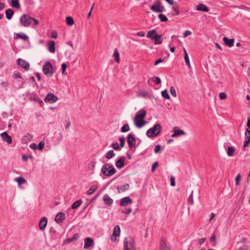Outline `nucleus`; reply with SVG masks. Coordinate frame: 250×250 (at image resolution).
I'll list each match as a JSON object with an SVG mask.
<instances>
[{
  "label": "nucleus",
  "instance_id": "obj_1",
  "mask_svg": "<svg viewBox=\"0 0 250 250\" xmlns=\"http://www.w3.org/2000/svg\"><path fill=\"white\" fill-rule=\"evenodd\" d=\"M146 114L145 110L141 109L138 111L134 118V124L138 128H141L145 125L146 121L144 120Z\"/></svg>",
  "mask_w": 250,
  "mask_h": 250
},
{
  "label": "nucleus",
  "instance_id": "obj_2",
  "mask_svg": "<svg viewBox=\"0 0 250 250\" xmlns=\"http://www.w3.org/2000/svg\"><path fill=\"white\" fill-rule=\"evenodd\" d=\"M116 172V169L110 164L107 163L103 166L101 173L105 176L111 177Z\"/></svg>",
  "mask_w": 250,
  "mask_h": 250
},
{
  "label": "nucleus",
  "instance_id": "obj_3",
  "mask_svg": "<svg viewBox=\"0 0 250 250\" xmlns=\"http://www.w3.org/2000/svg\"><path fill=\"white\" fill-rule=\"evenodd\" d=\"M162 129V127L160 124H155L152 128H149L146 131V134L149 138H152L158 136Z\"/></svg>",
  "mask_w": 250,
  "mask_h": 250
},
{
  "label": "nucleus",
  "instance_id": "obj_4",
  "mask_svg": "<svg viewBox=\"0 0 250 250\" xmlns=\"http://www.w3.org/2000/svg\"><path fill=\"white\" fill-rule=\"evenodd\" d=\"M135 243L131 237H126L124 240V250H135Z\"/></svg>",
  "mask_w": 250,
  "mask_h": 250
},
{
  "label": "nucleus",
  "instance_id": "obj_5",
  "mask_svg": "<svg viewBox=\"0 0 250 250\" xmlns=\"http://www.w3.org/2000/svg\"><path fill=\"white\" fill-rule=\"evenodd\" d=\"M42 71L44 75L48 77H52L55 72L53 66L49 62H47L44 63L42 67Z\"/></svg>",
  "mask_w": 250,
  "mask_h": 250
},
{
  "label": "nucleus",
  "instance_id": "obj_6",
  "mask_svg": "<svg viewBox=\"0 0 250 250\" xmlns=\"http://www.w3.org/2000/svg\"><path fill=\"white\" fill-rule=\"evenodd\" d=\"M150 10L156 13H162L165 11V7L162 5L161 2L157 0L151 6Z\"/></svg>",
  "mask_w": 250,
  "mask_h": 250
},
{
  "label": "nucleus",
  "instance_id": "obj_7",
  "mask_svg": "<svg viewBox=\"0 0 250 250\" xmlns=\"http://www.w3.org/2000/svg\"><path fill=\"white\" fill-rule=\"evenodd\" d=\"M127 142L128 147L130 149L132 150L136 146V139L134 137L132 133H129L127 136Z\"/></svg>",
  "mask_w": 250,
  "mask_h": 250
},
{
  "label": "nucleus",
  "instance_id": "obj_8",
  "mask_svg": "<svg viewBox=\"0 0 250 250\" xmlns=\"http://www.w3.org/2000/svg\"><path fill=\"white\" fill-rule=\"evenodd\" d=\"M20 20L22 25L27 27L31 24L32 17L28 15L24 14L21 17Z\"/></svg>",
  "mask_w": 250,
  "mask_h": 250
},
{
  "label": "nucleus",
  "instance_id": "obj_9",
  "mask_svg": "<svg viewBox=\"0 0 250 250\" xmlns=\"http://www.w3.org/2000/svg\"><path fill=\"white\" fill-rule=\"evenodd\" d=\"M121 232V229L119 225H116L114 227L113 232L110 236V239L112 242H115L117 237L119 236Z\"/></svg>",
  "mask_w": 250,
  "mask_h": 250
},
{
  "label": "nucleus",
  "instance_id": "obj_10",
  "mask_svg": "<svg viewBox=\"0 0 250 250\" xmlns=\"http://www.w3.org/2000/svg\"><path fill=\"white\" fill-rule=\"evenodd\" d=\"M58 98L52 93H49L44 99V101L46 103L50 104L54 103L57 101Z\"/></svg>",
  "mask_w": 250,
  "mask_h": 250
},
{
  "label": "nucleus",
  "instance_id": "obj_11",
  "mask_svg": "<svg viewBox=\"0 0 250 250\" xmlns=\"http://www.w3.org/2000/svg\"><path fill=\"white\" fill-rule=\"evenodd\" d=\"M17 62L19 65L25 69L26 71L30 69V64L25 60L19 58Z\"/></svg>",
  "mask_w": 250,
  "mask_h": 250
},
{
  "label": "nucleus",
  "instance_id": "obj_12",
  "mask_svg": "<svg viewBox=\"0 0 250 250\" xmlns=\"http://www.w3.org/2000/svg\"><path fill=\"white\" fill-rule=\"evenodd\" d=\"M185 134L186 133L183 130L179 129L177 126H175L173 128V133L171 135V137L173 138L177 137Z\"/></svg>",
  "mask_w": 250,
  "mask_h": 250
},
{
  "label": "nucleus",
  "instance_id": "obj_13",
  "mask_svg": "<svg viewBox=\"0 0 250 250\" xmlns=\"http://www.w3.org/2000/svg\"><path fill=\"white\" fill-rule=\"evenodd\" d=\"M132 203V199L129 197H125L122 198L120 202V205L122 207H125L127 205Z\"/></svg>",
  "mask_w": 250,
  "mask_h": 250
},
{
  "label": "nucleus",
  "instance_id": "obj_14",
  "mask_svg": "<svg viewBox=\"0 0 250 250\" xmlns=\"http://www.w3.org/2000/svg\"><path fill=\"white\" fill-rule=\"evenodd\" d=\"M65 219V214L63 212H60L56 215L55 220L58 224H61L63 222Z\"/></svg>",
  "mask_w": 250,
  "mask_h": 250
},
{
  "label": "nucleus",
  "instance_id": "obj_15",
  "mask_svg": "<svg viewBox=\"0 0 250 250\" xmlns=\"http://www.w3.org/2000/svg\"><path fill=\"white\" fill-rule=\"evenodd\" d=\"M2 140L8 144H11L12 143L11 137L8 135L6 132H3L0 134Z\"/></svg>",
  "mask_w": 250,
  "mask_h": 250
},
{
  "label": "nucleus",
  "instance_id": "obj_16",
  "mask_svg": "<svg viewBox=\"0 0 250 250\" xmlns=\"http://www.w3.org/2000/svg\"><path fill=\"white\" fill-rule=\"evenodd\" d=\"M125 157L124 156L120 157V158L115 162L116 167L119 169L123 168L125 166Z\"/></svg>",
  "mask_w": 250,
  "mask_h": 250
},
{
  "label": "nucleus",
  "instance_id": "obj_17",
  "mask_svg": "<svg viewBox=\"0 0 250 250\" xmlns=\"http://www.w3.org/2000/svg\"><path fill=\"white\" fill-rule=\"evenodd\" d=\"M84 249H87L91 246H92L94 245L93 240L90 237H86L84 239Z\"/></svg>",
  "mask_w": 250,
  "mask_h": 250
},
{
  "label": "nucleus",
  "instance_id": "obj_18",
  "mask_svg": "<svg viewBox=\"0 0 250 250\" xmlns=\"http://www.w3.org/2000/svg\"><path fill=\"white\" fill-rule=\"evenodd\" d=\"M159 250H170V249L167 246L164 238L160 239L159 242Z\"/></svg>",
  "mask_w": 250,
  "mask_h": 250
},
{
  "label": "nucleus",
  "instance_id": "obj_19",
  "mask_svg": "<svg viewBox=\"0 0 250 250\" xmlns=\"http://www.w3.org/2000/svg\"><path fill=\"white\" fill-rule=\"evenodd\" d=\"M47 224V219L45 217H42L39 222V228L41 230L45 229Z\"/></svg>",
  "mask_w": 250,
  "mask_h": 250
},
{
  "label": "nucleus",
  "instance_id": "obj_20",
  "mask_svg": "<svg viewBox=\"0 0 250 250\" xmlns=\"http://www.w3.org/2000/svg\"><path fill=\"white\" fill-rule=\"evenodd\" d=\"M103 201L104 203L108 207L111 206L113 202V200L107 194L104 196Z\"/></svg>",
  "mask_w": 250,
  "mask_h": 250
},
{
  "label": "nucleus",
  "instance_id": "obj_21",
  "mask_svg": "<svg viewBox=\"0 0 250 250\" xmlns=\"http://www.w3.org/2000/svg\"><path fill=\"white\" fill-rule=\"evenodd\" d=\"M223 41L224 42L225 45L228 46L229 47H231L234 45V39H228L227 37H224L223 38Z\"/></svg>",
  "mask_w": 250,
  "mask_h": 250
},
{
  "label": "nucleus",
  "instance_id": "obj_22",
  "mask_svg": "<svg viewBox=\"0 0 250 250\" xmlns=\"http://www.w3.org/2000/svg\"><path fill=\"white\" fill-rule=\"evenodd\" d=\"M47 48L51 53H54L56 50L55 42L54 41H49L47 43Z\"/></svg>",
  "mask_w": 250,
  "mask_h": 250
},
{
  "label": "nucleus",
  "instance_id": "obj_23",
  "mask_svg": "<svg viewBox=\"0 0 250 250\" xmlns=\"http://www.w3.org/2000/svg\"><path fill=\"white\" fill-rule=\"evenodd\" d=\"M80 237V235L78 233H76L74 235V236L71 238H68L65 239L63 241V243H69L73 241H77L79 239Z\"/></svg>",
  "mask_w": 250,
  "mask_h": 250
},
{
  "label": "nucleus",
  "instance_id": "obj_24",
  "mask_svg": "<svg viewBox=\"0 0 250 250\" xmlns=\"http://www.w3.org/2000/svg\"><path fill=\"white\" fill-rule=\"evenodd\" d=\"M196 10L205 12H208L209 10L208 7L203 3H199L198 5H197L196 7Z\"/></svg>",
  "mask_w": 250,
  "mask_h": 250
},
{
  "label": "nucleus",
  "instance_id": "obj_25",
  "mask_svg": "<svg viewBox=\"0 0 250 250\" xmlns=\"http://www.w3.org/2000/svg\"><path fill=\"white\" fill-rule=\"evenodd\" d=\"M129 185L128 184H125L123 185L119 186L117 188V189L118 192H124L129 188Z\"/></svg>",
  "mask_w": 250,
  "mask_h": 250
},
{
  "label": "nucleus",
  "instance_id": "obj_26",
  "mask_svg": "<svg viewBox=\"0 0 250 250\" xmlns=\"http://www.w3.org/2000/svg\"><path fill=\"white\" fill-rule=\"evenodd\" d=\"M162 35H158L157 34L155 37L153 36L152 38H151V40L154 41L155 44H161L163 42V40L162 39Z\"/></svg>",
  "mask_w": 250,
  "mask_h": 250
},
{
  "label": "nucleus",
  "instance_id": "obj_27",
  "mask_svg": "<svg viewBox=\"0 0 250 250\" xmlns=\"http://www.w3.org/2000/svg\"><path fill=\"white\" fill-rule=\"evenodd\" d=\"M14 14V10L12 9L9 8L5 11L6 18L8 20H11Z\"/></svg>",
  "mask_w": 250,
  "mask_h": 250
},
{
  "label": "nucleus",
  "instance_id": "obj_28",
  "mask_svg": "<svg viewBox=\"0 0 250 250\" xmlns=\"http://www.w3.org/2000/svg\"><path fill=\"white\" fill-rule=\"evenodd\" d=\"M10 6L15 8L19 9L21 7L19 0H11Z\"/></svg>",
  "mask_w": 250,
  "mask_h": 250
},
{
  "label": "nucleus",
  "instance_id": "obj_29",
  "mask_svg": "<svg viewBox=\"0 0 250 250\" xmlns=\"http://www.w3.org/2000/svg\"><path fill=\"white\" fill-rule=\"evenodd\" d=\"M157 34V31L155 29L149 31L146 34V37L151 39L153 36L155 37Z\"/></svg>",
  "mask_w": 250,
  "mask_h": 250
},
{
  "label": "nucleus",
  "instance_id": "obj_30",
  "mask_svg": "<svg viewBox=\"0 0 250 250\" xmlns=\"http://www.w3.org/2000/svg\"><path fill=\"white\" fill-rule=\"evenodd\" d=\"M113 57H114L115 61L117 63H119L120 61V54L117 48L114 50Z\"/></svg>",
  "mask_w": 250,
  "mask_h": 250
},
{
  "label": "nucleus",
  "instance_id": "obj_31",
  "mask_svg": "<svg viewBox=\"0 0 250 250\" xmlns=\"http://www.w3.org/2000/svg\"><path fill=\"white\" fill-rule=\"evenodd\" d=\"M17 39H21L24 41H27L28 39V37L27 35L24 33H17L16 37Z\"/></svg>",
  "mask_w": 250,
  "mask_h": 250
},
{
  "label": "nucleus",
  "instance_id": "obj_32",
  "mask_svg": "<svg viewBox=\"0 0 250 250\" xmlns=\"http://www.w3.org/2000/svg\"><path fill=\"white\" fill-rule=\"evenodd\" d=\"M82 204V200H78L75 201L71 206V208L72 209H76L78 207H79Z\"/></svg>",
  "mask_w": 250,
  "mask_h": 250
},
{
  "label": "nucleus",
  "instance_id": "obj_33",
  "mask_svg": "<svg viewBox=\"0 0 250 250\" xmlns=\"http://www.w3.org/2000/svg\"><path fill=\"white\" fill-rule=\"evenodd\" d=\"M184 59L185 61L186 64L188 66L189 68L190 67V64L189 62V59L188 57V55L186 51V50L184 49Z\"/></svg>",
  "mask_w": 250,
  "mask_h": 250
},
{
  "label": "nucleus",
  "instance_id": "obj_34",
  "mask_svg": "<svg viewBox=\"0 0 250 250\" xmlns=\"http://www.w3.org/2000/svg\"><path fill=\"white\" fill-rule=\"evenodd\" d=\"M172 9L174 12L171 13L172 16H178L180 15V12L179 11V6L178 5H174L172 7Z\"/></svg>",
  "mask_w": 250,
  "mask_h": 250
},
{
  "label": "nucleus",
  "instance_id": "obj_35",
  "mask_svg": "<svg viewBox=\"0 0 250 250\" xmlns=\"http://www.w3.org/2000/svg\"><path fill=\"white\" fill-rule=\"evenodd\" d=\"M235 148L233 146H228L227 150V154L229 156L231 157L233 156L235 151Z\"/></svg>",
  "mask_w": 250,
  "mask_h": 250
},
{
  "label": "nucleus",
  "instance_id": "obj_36",
  "mask_svg": "<svg viewBox=\"0 0 250 250\" xmlns=\"http://www.w3.org/2000/svg\"><path fill=\"white\" fill-rule=\"evenodd\" d=\"M66 22L67 25L72 26L74 24V21L72 17L67 16L66 17Z\"/></svg>",
  "mask_w": 250,
  "mask_h": 250
},
{
  "label": "nucleus",
  "instance_id": "obj_37",
  "mask_svg": "<svg viewBox=\"0 0 250 250\" xmlns=\"http://www.w3.org/2000/svg\"><path fill=\"white\" fill-rule=\"evenodd\" d=\"M15 180L18 183V184L19 186H20L23 184H24L26 182L25 179L21 177H17V178H15Z\"/></svg>",
  "mask_w": 250,
  "mask_h": 250
},
{
  "label": "nucleus",
  "instance_id": "obj_38",
  "mask_svg": "<svg viewBox=\"0 0 250 250\" xmlns=\"http://www.w3.org/2000/svg\"><path fill=\"white\" fill-rule=\"evenodd\" d=\"M97 188L98 187L96 185H93L91 186L87 191V194L89 195L92 194L97 190Z\"/></svg>",
  "mask_w": 250,
  "mask_h": 250
},
{
  "label": "nucleus",
  "instance_id": "obj_39",
  "mask_svg": "<svg viewBox=\"0 0 250 250\" xmlns=\"http://www.w3.org/2000/svg\"><path fill=\"white\" fill-rule=\"evenodd\" d=\"M32 99L34 101L38 102L41 106H42L44 105L43 101L39 98L37 95H34Z\"/></svg>",
  "mask_w": 250,
  "mask_h": 250
},
{
  "label": "nucleus",
  "instance_id": "obj_40",
  "mask_svg": "<svg viewBox=\"0 0 250 250\" xmlns=\"http://www.w3.org/2000/svg\"><path fill=\"white\" fill-rule=\"evenodd\" d=\"M115 154L114 153L113 150H110L108 151L106 154L105 155V157L108 159H110L113 157L115 156Z\"/></svg>",
  "mask_w": 250,
  "mask_h": 250
},
{
  "label": "nucleus",
  "instance_id": "obj_41",
  "mask_svg": "<svg viewBox=\"0 0 250 250\" xmlns=\"http://www.w3.org/2000/svg\"><path fill=\"white\" fill-rule=\"evenodd\" d=\"M250 143V136L245 135V141L244 143V147H247Z\"/></svg>",
  "mask_w": 250,
  "mask_h": 250
},
{
  "label": "nucleus",
  "instance_id": "obj_42",
  "mask_svg": "<svg viewBox=\"0 0 250 250\" xmlns=\"http://www.w3.org/2000/svg\"><path fill=\"white\" fill-rule=\"evenodd\" d=\"M130 130L129 126L128 124H125L121 129V131L122 132H126Z\"/></svg>",
  "mask_w": 250,
  "mask_h": 250
},
{
  "label": "nucleus",
  "instance_id": "obj_43",
  "mask_svg": "<svg viewBox=\"0 0 250 250\" xmlns=\"http://www.w3.org/2000/svg\"><path fill=\"white\" fill-rule=\"evenodd\" d=\"M210 241L213 242V246L216 247L217 245L216 237L215 234H213L210 238Z\"/></svg>",
  "mask_w": 250,
  "mask_h": 250
},
{
  "label": "nucleus",
  "instance_id": "obj_44",
  "mask_svg": "<svg viewBox=\"0 0 250 250\" xmlns=\"http://www.w3.org/2000/svg\"><path fill=\"white\" fill-rule=\"evenodd\" d=\"M161 94H162V97L164 99H170L169 95L167 89H165V90L162 91L161 92Z\"/></svg>",
  "mask_w": 250,
  "mask_h": 250
},
{
  "label": "nucleus",
  "instance_id": "obj_45",
  "mask_svg": "<svg viewBox=\"0 0 250 250\" xmlns=\"http://www.w3.org/2000/svg\"><path fill=\"white\" fill-rule=\"evenodd\" d=\"M158 18L162 22H167L168 21L167 17L164 14H160L158 15Z\"/></svg>",
  "mask_w": 250,
  "mask_h": 250
},
{
  "label": "nucleus",
  "instance_id": "obj_46",
  "mask_svg": "<svg viewBox=\"0 0 250 250\" xmlns=\"http://www.w3.org/2000/svg\"><path fill=\"white\" fill-rule=\"evenodd\" d=\"M111 146L115 150L119 151L121 150V147L119 146L118 143L117 142L112 144Z\"/></svg>",
  "mask_w": 250,
  "mask_h": 250
},
{
  "label": "nucleus",
  "instance_id": "obj_47",
  "mask_svg": "<svg viewBox=\"0 0 250 250\" xmlns=\"http://www.w3.org/2000/svg\"><path fill=\"white\" fill-rule=\"evenodd\" d=\"M95 164L96 162L94 161L91 162L88 165V168L89 170H94L95 167Z\"/></svg>",
  "mask_w": 250,
  "mask_h": 250
},
{
  "label": "nucleus",
  "instance_id": "obj_48",
  "mask_svg": "<svg viewBox=\"0 0 250 250\" xmlns=\"http://www.w3.org/2000/svg\"><path fill=\"white\" fill-rule=\"evenodd\" d=\"M193 191H192L190 196H189L188 199V203L189 205H192L193 204Z\"/></svg>",
  "mask_w": 250,
  "mask_h": 250
},
{
  "label": "nucleus",
  "instance_id": "obj_49",
  "mask_svg": "<svg viewBox=\"0 0 250 250\" xmlns=\"http://www.w3.org/2000/svg\"><path fill=\"white\" fill-rule=\"evenodd\" d=\"M151 80L157 84H159L161 83V80L158 77H153L151 78Z\"/></svg>",
  "mask_w": 250,
  "mask_h": 250
},
{
  "label": "nucleus",
  "instance_id": "obj_50",
  "mask_svg": "<svg viewBox=\"0 0 250 250\" xmlns=\"http://www.w3.org/2000/svg\"><path fill=\"white\" fill-rule=\"evenodd\" d=\"M44 145L45 143L44 141L40 142L38 145L37 146V148L40 150H42L44 148Z\"/></svg>",
  "mask_w": 250,
  "mask_h": 250
},
{
  "label": "nucleus",
  "instance_id": "obj_51",
  "mask_svg": "<svg viewBox=\"0 0 250 250\" xmlns=\"http://www.w3.org/2000/svg\"><path fill=\"white\" fill-rule=\"evenodd\" d=\"M139 95L140 96L146 98L149 96V93L145 90H142L140 91Z\"/></svg>",
  "mask_w": 250,
  "mask_h": 250
},
{
  "label": "nucleus",
  "instance_id": "obj_52",
  "mask_svg": "<svg viewBox=\"0 0 250 250\" xmlns=\"http://www.w3.org/2000/svg\"><path fill=\"white\" fill-rule=\"evenodd\" d=\"M241 178V174L238 173L235 178V185H239L240 184V181Z\"/></svg>",
  "mask_w": 250,
  "mask_h": 250
},
{
  "label": "nucleus",
  "instance_id": "obj_53",
  "mask_svg": "<svg viewBox=\"0 0 250 250\" xmlns=\"http://www.w3.org/2000/svg\"><path fill=\"white\" fill-rule=\"evenodd\" d=\"M158 165H159V163L158 162H155L152 164V167H151V171L152 172H154L155 171V170H156V168L158 166Z\"/></svg>",
  "mask_w": 250,
  "mask_h": 250
},
{
  "label": "nucleus",
  "instance_id": "obj_54",
  "mask_svg": "<svg viewBox=\"0 0 250 250\" xmlns=\"http://www.w3.org/2000/svg\"><path fill=\"white\" fill-rule=\"evenodd\" d=\"M170 94H171V95L174 97H176L177 95H176V90L175 89V88H174L173 86H171L170 88Z\"/></svg>",
  "mask_w": 250,
  "mask_h": 250
},
{
  "label": "nucleus",
  "instance_id": "obj_55",
  "mask_svg": "<svg viewBox=\"0 0 250 250\" xmlns=\"http://www.w3.org/2000/svg\"><path fill=\"white\" fill-rule=\"evenodd\" d=\"M119 140L120 142V147H123L125 144V139L124 137H120L119 138Z\"/></svg>",
  "mask_w": 250,
  "mask_h": 250
},
{
  "label": "nucleus",
  "instance_id": "obj_56",
  "mask_svg": "<svg viewBox=\"0 0 250 250\" xmlns=\"http://www.w3.org/2000/svg\"><path fill=\"white\" fill-rule=\"evenodd\" d=\"M161 148V146L160 145H157L155 146V148L154 149V151L155 153H159Z\"/></svg>",
  "mask_w": 250,
  "mask_h": 250
},
{
  "label": "nucleus",
  "instance_id": "obj_57",
  "mask_svg": "<svg viewBox=\"0 0 250 250\" xmlns=\"http://www.w3.org/2000/svg\"><path fill=\"white\" fill-rule=\"evenodd\" d=\"M132 211V209L131 208H126L125 210H123L122 211V213L126 214H130Z\"/></svg>",
  "mask_w": 250,
  "mask_h": 250
},
{
  "label": "nucleus",
  "instance_id": "obj_58",
  "mask_svg": "<svg viewBox=\"0 0 250 250\" xmlns=\"http://www.w3.org/2000/svg\"><path fill=\"white\" fill-rule=\"evenodd\" d=\"M219 98L221 99V100H224L225 99H226L227 98V95L224 92H221L219 94Z\"/></svg>",
  "mask_w": 250,
  "mask_h": 250
},
{
  "label": "nucleus",
  "instance_id": "obj_59",
  "mask_svg": "<svg viewBox=\"0 0 250 250\" xmlns=\"http://www.w3.org/2000/svg\"><path fill=\"white\" fill-rule=\"evenodd\" d=\"M66 67H67V64L65 63H63L62 64V74H63L64 73Z\"/></svg>",
  "mask_w": 250,
  "mask_h": 250
},
{
  "label": "nucleus",
  "instance_id": "obj_60",
  "mask_svg": "<svg viewBox=\"0 0 250 250\" xmlns=\"http://www.w3.org/2000/svg\"><path fill=\"white\" fill-rule=\"evenodd\" d=\"M170 182V185L171 186L173 187L175 186V178L173 176H171Z\"/></svg>",
  "mask_w": 250,
  "mask_h": 250
},
{
  "label": "nucleus",
  "instance_id": "obj_61",
  "mask_svg": "<svg viewBox=\"0 0 250 250\" xmlns=\"http://www.w3.org/2000/svg\"><path fill=\"white\" fill-rule=\"evenodd\" d=\"M164 61V59H162V58H160L158 60H157L155 63H154V65H158L159 63L163 62Z\"/></svg>",
  "mask_w": 250,
  "mask_h": 250
},
{
  "label": "nucleus",
  "instance_id": "obj_62",
  "mask_svg": "<svg viewBox=\"0 0 250 250\" xmlns=\"http://www.w3.org/2000/svg\"><path fill=\"white\" fill-rule=\"evenodd\" d=\"M51 37L54 39H57L58 37V34L56 31H52L51 33Z\"/></svg>",
  "mask_w": 250,
  "mask_h": 250
},
{
  "label": "nucleus",
  "instance_id": "obj_63",
  "mask_svg": "<svg viewBox=\"0 0 250 250\" xmlns=\"http://www.w3.org/2000/svg\"><path fill=\"white\" fill-rule=\"evenodd\" d=\"M24 138H25V140L30 141L31 140L32 136L29 134H27L26 135L24 136Z\"/></svg>",
  "mask_w": 250,
  "mask_h": 250
},
{
  "label": "nucleus",
  "instance_id": "obj_64",
  "mask_svg": "<svg viewBox=\"0 0 250 250\" xmlns=\"http://www.w3.org/2000/svg\"><path fill=\"white\" fill-rule=\"evenodd\" d=\"M191 32L189 30H187L184 33V37H186L188 35L191 34Z\"/></svg>",
  "mask_w": 250,
  "mask_h": 250
}]
</instances>
